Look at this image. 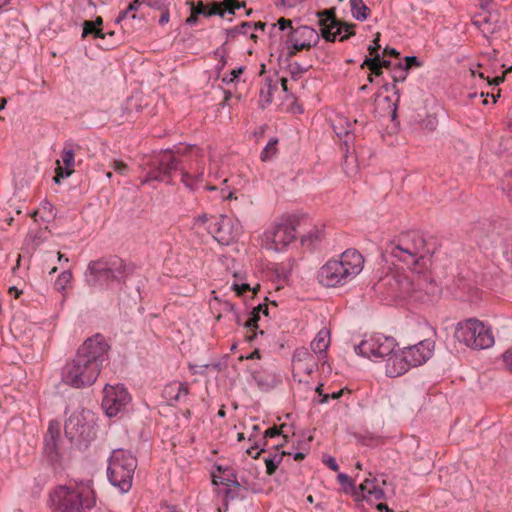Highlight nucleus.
<instances>
[{"instance_id": "47", "label": "nucleus", "mask_w": 512, "mask_h": 512, "mask_svg": "<svg viewBox=\"0 0 512 512\" xmlns=\"http://www.w3.org/2000/svg\"><path fill=\"white\" fill-rule=\"evenodd\" d=\"M405 61L406 63L403 65V68H406V70L412 66H420V62L416 56H407L405 57Z\"/></svg>"}, {"instance_id": "31", "label": "nucleus", "mask_w": 512, "mask_h": 512, "mask_svg": "<svg viewBox=\"0 0 512 512\" xmlns=\"http://www.w3.org/2000/svg\"><path fill=\"white\" fill-rule=\"evenodd\" d=\"M314 360L313 355L308 351V349L302 347L295 350L293 354V364L294 368H301V364L305 362H311Z\"/></svg>"}, {"instance_id": "58", "label": "nucleus", "mask_w": 512, "mask_h": 512, "mask_svg": "<svg viewBox=\"0 0 512 512\" xmlns=\"http://www.w3.org/2000/svg\"><path fill=\"white\" fill-rule=\"evenodd\" d=\"M62 173H64V170H63L62 166H58L57 169H56V176L54 177V182L55 183L59 184L60 183V179L68 177V176L60 175Z\"/></svg>"}, {"instance_id": "1", "label": "nucleus", "mask_w": 512, "mask_h": 512, "mask_svg": "<svg viewBox=\"0 0 512 512\" xmlns=\"http://www.w3.org/2000/svg\"><path fill=\"white\" fill-rule=\"evenodd\" d=\"M109 350L110 346L101 334L86 339L75 357L63 367L62 381L73 388L92 385L108 358Z\"/></svg>"}, {"instance_id": "33", "label": "nucleus", "mask_w": 512, "mask_h": 512, "mask_svg": "<svg viewBox=\"0 0 512 512\" xmlns=\"http://www.w3.org/2000/svg\"><path fill=\"white\" fill-rule=\"evenodd\" d=\"M277 143L278 140L276 138L270 139V141L267 143V145L264 147L263 151L261 152V160L267 161L271 159L277 152Z\"/></svg>"}, {"instance_id": "50", "label": "nucleus", "mask_w": 512, "mask_h": 512, "mask_svg": "<svg viewBox=\"0 0 512 512\" xmlns=\"http://www.w3.org/2000/svg\"><path fill=\"white\" fill-rule=\"evenodd\" d=\"M503 361L506 367L512 372V349L503 354Z\"/></svg>"}, {"instance_id": "10", "label": "nucleus", "mask_w": 512, "mask_h": 512, "mask_svg": "<svg viewBox=\"0 0 512 512\" xmlns=\"http://www.w3.org/2000/svg\"><path fill=\"white\" fill-rule=\"evenodd\" d=\"M208 231L221 245H230L242 234V225L237 219L221 215L211 218Z\"/></svg>"}, {"instance_id": "60", "label": "nucleus", "mask_w": 512, "mask_h": 512, "mask_svg": "<svg viewBox=\"0 0 512 512\" xmlns=\"http://www.w3.org/2000/svg\"><path fill=\"white\" fill-rule=\"evenodd\" d=\"M198 21V15H196L194 12H191V15L186 19V23L190 26H193Z\"/></svg>"}, {"instance_id": "12", "label": "nucleus", "mask_w": 512, "mask_h": 512, "mask_svg": "<svg viewBox=\"0 0 512 512\" xmlns=\"http://www.w3.org/2000/svg\"><path fill=\"white\" fill-rule=\"evenodd\" d=\"M318 16L320 17L321 34L327 41H334L337 36L340 41H344L355 33V24L337 20L333 9L324 10L318 13Z\"/></svg>"}, {"instance_id": "14", "label": "nucleus", "mask_w": 512, "mask_h": 512, "mask_svg": "<svg viewBox=\"0 0 512 512\" xmlns=\"http://www.w3.org/2000/svg\"><path fill=\"white\" fill-rule=\"evenodd\" d=\"M130 396L122 385L104 387L102 407L108 417L116 416L129 403Z\"/></svg>"}, {"instance_id": "56", "label": "nucleus", "mask_w": 512, "mask_h": 512, "mask_svg": "<svg viewBox=\"0 0 512 512\" xmlns=\"http://www.w3.org/2000/svg\"><path fill=\"white\" fill-rule=\"evenodd\" d=\"M493 0H479V6L482 11L490 10Z\"/></svg>"}, {"instance_id": "32", "label": "nucleus", "mask_w": 512, "mask_h": 512, "mask_svg": "<svg viewBox=\"0 0 512 512\" xmlns=\"http://www.w3.org/2000/svg\"><path fill=\"white\" fill-rule=\"evenodd\" d=\"M88 35H93L97 38H105V34L102 32V29L95 27V22L84 21L82 38H85Z\"/></svg>"}, {"instance_id": "51", "label": "nucleus", "mask_w": 512, "mask_h": 512, "mask_svg": "<svg viewBox=\"0 0 512 512\" xmlns=\"http://www.w3.org/2000/svg\"><path fill=\"white\" fill-rule=\"evenodd\" d=\"M337 480L343 486H345V485L352 486L353 485L350 477L345 473H339L337 476Z\"/></svg>"}, {"instance_id": "48", "label": "nucleus", "mask_w": 512, "mask_h": 512, "mask_svg": "<svg viewBox=\"0 0 512 512\" xmlns=\"http://www.w3.org/2000/svg\"><path fill=\"white\" fill-rule=\"evenodd\" d=\"M324 463L333 471H338L339 466L336 462V459L332 456H327L323 459Z\"/></svg>"}, {"instance_id": "54", "label": "nucleus", "mask_w": 512, "mask_h": 512, "mask_svg": "<svg viewBox=\"0 0 512 512\" xmlns=\"http://www.w3.org/2000/svg\"><path fill=\"white\" fill-rule=\"evenodd\" d=\"M379 49H380L379 37H377L374 39L373 45H370L368 47V50L370 52V55H372L374 57L376 54H378Z\"/></svg>"}, {"instance_id": "53", "label": "nucleus", "mask_w": 512, "mask_h": 512, "mask_svg": "<svg viewBox=\"0 0 512 512\" xmlns=\"http://www.w3.org/2000/svg\"><path fill=\"white\" fill-rule=\"evenodd\" d=\"M277 25L279 26V29L284 31L287 28H290L291 30L294 29L292 27V22L290 20H287L285 18H280L277 22Z\"/></svg>"}, {"instance_id": "8", "label": "nucleus", "mask_w": 512, "mask_h": 512, "mask_svg": "<svg viewBox=\"0 0 512 512\" xmlns=\"http://www.w3.org/2000/svg\"><path fill=\"white\" fill-rule=\"evenodd\" d=\"M89 487H58L53 498L58 502L61 512H85L93 506Z\"/></svg>"}, {"instance_id": "49", "label": "nucleus", "mask_w": 512, "mask_h": 512, "mask_svg": "<svg viewBox=\"0 0 512 512\" xmlns=\"http://www.w3.org/2000/svg\"><path fill=\"white\" fill-rule=\"evenodd\" d=\"M41 208L45 211V212H48L49 215L54 218L56 216V214L54 213V206L52 203H50L49 201L47 200H44L41 202Z\"/></svg>"}, {"instance_id": "19", "label": "nucleus", "mask_w": 512, "mask_h": 512, "mask_svg": "<svg viewBox=\"0 0 512 512\" xmlns=\"http://www.w3.org/2000/svg\"><path fill=\"white\" fill-rule=\"evenodd\" d=\"M473 24L481 30L484 36L493 34L500 28L498 16L492 14L490 10L476 14L473 18Z\"/></svg>"}, {"instance_id": "63", "label": "nucleus", "mask_w": 512, "mask_h": 512, "mask_svg": "<svg viewBox=\"0 0 512 512\" xmlns=\"http://www.w3.org/2000/svg\"><path fill=\"white\" fill-rule=\"evenodd\" d=\"M139 6H140V0H135L126 8V10H128V13H129L131 11L137 10L139 8Z\"/></svg>"}, {"instance_id": "7", "label": "nucleus", "mask_w": 512, "mask_h": 512, "mask_svg": "<svg viewBox=\"0 0 512 512\" xmlns=\"http://www.w3.org/2000/svg\"><path fill=\"white\" fill-rule=\"evenodd\" d=\"M455 337L459 342L475 350L487 349L494 344L490 326L474 318L458 323Z\"/></svg>"}, {"instance_id": "24", "label": "nucleus", "mask_w": 512, "mask_h": 512, "mask_svg": "<svg viewBox=\"0 0 512 512\" xmlns=\"http://www.w3.org/2000/svg\"><path fill=\"white\" fill-rule=\"evenodd\" d=\"M352 123L345 117H338L334 121L332 127L334 132L339 138L346 137L347 139L344 141V144L347 146L349 141L353 140V136H350L352 131Z\"/></svg>"}, {"instance_id": "2", "label": "nucleus", "mask_w": 512, "mask_h": 512, "mask_svg": "<svg viewBox=\"0 0 512 512\" xmlns=\"http://www.w3.org/2000/svg\"><path fill=\"white\" fill-rule=\"evenodd\" d=\"M386 251L397 260L411 268V275L401 283L402 290L414 301L422 303L433 302L439 296L441 290L437 283L427 273H422L425 266V256L416 252H410L399 244L391 242Z\"/></svg>"}, {"instance_id": "64", "label": "nucleus", "mask_w": 512, "mask_h": 512, "mask_svg": "<svg viewBox=\"0 0 512 512\" xmlns=\"http://www.w3.org/2000/svg\"><path fill=\"white\" fill-rule=\"evenodd\" d=\"M168 21H169V13L166 11V12L162 13V15L160 16L159 24L165 25L166 23H168Z\"/></svg>"}, {"instance_id": "3", "label": "nucleus", "mask_w": 512, "mask_h": 512, "mask_svg": "<svg viewBox=\"0 0 512 512\" xmlns=\"http://www.w3.org/2000/svg\"><path fill=\"white\" fill-rule=\"evenodd\" d=\"M132 272L131 263L110 255L90 261L84 272V281L91 288L108 290L125 283Z\"/></svg>"}, {"instance_id": "18", "label": "nucleus", "mask_w": 512, "mask_h": 512, "mask_svg": "<svg viewBox=\"0 0 512 512\" xmlns=\"http://www.w3.org/2000/svg\"><path fill=\"white\" fill-rule=\"evenodd\" d=\"M189 393L188 384L179 381L168 383L162 392L163 398L170 404L182 402L187 398Z\"/></svg>"}, {"instance_id": "39", "label": "nucleus", "mask_w": 512, "mask_h": 512, "mask_svg": "<svg viewBox=\"0 0 512 512\" xmlns=\"http://www.w3.org/2000/svg\"><path fill=\"white\" fill-rule=\"evenodd\" d=\"M112 169L120 174V175H126L128 172V166L124 162L120 160H114L111 164Z\"/></svg>"}, {"instance_id": "29", "label": "nucleus", "mask_w": 512, "mask_h": 512, "mask_svg": "<svg viewBox=\"0 0 512 512\" xmlns=\"http://www.w3.org/2000/svg\"><path fill=\"white\" fill-rule=\"evenodd\" d=\"M277 89V84H273L272 80H266L264 86L260 90L259 104L265 108L272 102L273 91Z\"/></svg>"}, {"instance_id": "57", "label": "nucleus", "mask_w": 512, "mask_h": 512, "mask_svg": "<svg viewBox=\"0 0 512 512\" xmlns=\"http://www.w3.org/2000/svg\"><path fill=\"white\" fill-rule=\"evenodd\" d=\"M247 28H250V23L248 22H244L242 23L240 26L236 27L233 32L235 33H241V34H246L247 33Z\"/></svg>"}, {"instance_id": "36", "label": "nucleus", "mask_w": 512, "mask_h": 512, "mask_svg": "<svg viewBox=\"0 0 512 512\" xmlns=\"http://www.w3.org/2000/svg\"><path fill=\"white\" fill-rule=\"evenodd\" d=\"M501 188L507 195L508 199L512 202V170L504 175L501 181Z\"/></svg>"}, {"instance_id": "28", "label": "nucleus", "mask_w": 512, "mask_h": 512, "mask_svg": "<svg viewBox=\"0 0 512 512\" xmlns=\"http://www.w3.org/2000/svg\"><path fill=\"white\" fill-rule=\"evenodd\" d=\"M390 64H391V62L389 60H385V59L381 60L380 55L376 54L372 58L367 57L364 60L362 66H367L372 71V73H374L375 75H380L381 68L389 67Z\"/></svg>"}, {"instance_id": "13", "label": "nucleus", "mask_w": 512, "mask_h": 512, "mask_svg": "<svg viewBox=\"0 0 512 512\" xmlns=\"http://www.w3.org/2000/svg\"><path fill=\"white\" fill-rule=\"evenodd\" d=\"M319 41L317 31L309 26L303 25L290 30L286 44L290 49L289 54L294 55L303 49L315 46Z\"/></svg>"}, {"instance_id": "41", "label": "nucleus", "mask_w": 512, "mask_h": 512, "mask_svg": "<svg viewBox=\"0 0 512 512\" xmlns=\"http://www.w3.org/2000/svg\"><path fill=\"white\" fill-rule=\"evenodd\" d=\"M224 5L229 14H234L237 9L242 7L237 0H224Z\"/></svg>"}, {"instance_id": "46", "label": "nucleus", "mask_w": 512, "mask_h": 512, "mask_svg": "<svg viewBox=\"0 0 512 512\" xmlns=\"http://www.w3.org/2000/svg\"><path fill=\"white\" fill-rule=\"evenodd\" d=\"M267 445H268V443H267V441H265V442H264L263 447H261V448H260V451H257V452H256V454H255V455H253V451H254V450H257V449L259 448V444H258L257 442H255L254 446H252V447H250V448H248V449L246 450V453H247V454H249V455H251V456H252V457H254V458H257V457L259 456L260 452L265 451V447H266Z\"/></svg>"}, {"instance_id": "35", "label": "nucleus", "mask_w": 512, "mask_h": 512, "mask_svg": "<svg viewBox=\"0 0 512 512\" xmlns=\"http://www.w3.org/2000/svg\"><path fill=\"white\" fill-rule=\"evenodd\" d=\"M48 433H49V437H46V439H45V446H46V449L54 451L56 449L55 439L58 436V427H56L54 429L53 424H50L49 428H48Z\"/></svg>"}, {"instance_id": "52", "label": "nucleus", "mask_w": 512, "mask_h": 512, "mask_svg": "<svg viewBox=\"0 0 512 512\" xmlns=\"http://www.w3.org/2000/svg\"><path fill=\"white\" fill-rule=\"evenodd\" d=\"M191 12H194L196 15H203L206 13V6L202 2H198L197 5L192 4Z\"/></svg>"}, {"instance_id": "55", "label": "nucleus", "mask_w": 512, "mask_h": 512, "mask_svg": "<svg viewBox=\"0 0 512 512\" xmlns=\"http://www.w3.org/2000/svg\"><path fill=\"white\" fill-rule=\"evenodd\" d=\"M473 236L477 239V241H478L480 246L487 247V240H486V238L483 237L482 235H480L476 228H475V230H473Z\"/></svg>"}, {"instance_id": "26", "label": "nucleus", "mask_w": 512, "mask_h": 512, "mask_svg": "<svg viewBox=\"0 0 512 512\" xmlns=\"http://www.w3.org/2000/svg\"><path fill=\"white\" fill-rule=\"evenodd\" d=\"M352 16L358 21H365L369 15V8L363 0H350Z\"/></svg>"}, {"instance_id": "59", "label": "nucleus", "mask_w": 512, "mask_h": 512, "mask_svg": "<svg viewBox=\"0 0 512 512\" xmlns=\"http://www.w3.org/2000/svg\"><path fill=\"white\" fill-rule=\"evenodd\" d=\"M223 310L227 311V312H232L234 314L235 318H237V315H236V313L234 311V305L231 302H229V301L224 302L223 303Z\"/></svg>"}, {"instance_id": "23", "label": "nucleus", "mask_w": 512, "mask_h": 512, "mask_svg": "<svg viewBox=\"0 0 512 512\" xmlns=\"http://www.w3.org/2000/svg\"><path fill=\"white\" fill-rule=\"evenodd\" d=\"M330 345V332L326 328H322L313 341L311 342V349L315 354H325Z\"/></svg>"}, {"instance_id": "42", "label": "nucleus", "mask_w": 512, "mask_h": 512, "mask_svg": "<svg viewBox=\"0 0 512 512\" xmlns=\"http://www.w3.org/2000/svg\"><path fill=\"white\" fill-rule=\"evenodd\" d=\"M283 428H285V425H282L280 429L277 428V427H270V428H268L264 432V439H266V438H274L276 436H279L282 433Z\"/></svg>"}, {"instance_id": "16", "label": "nucleus", "mask_w": 512, "mask_h": 512, "mask_svg": "<svg viewBox=\"0 0 512 512\" xmlns=\"http://www.w3.org/2000/svg\"><path fill=\"white\" fill-rule=\"evenodd\" d=\"M90 429L81 414L74 413L65 422V433L71 440H86Z\"/></svg>"}, {"instance_id": "25", "label": "nucleus", "mask_w": 512, "mask_h": 512, "mask_svg": "<svg viewBox=\"0 0 512 512\" xmlns=\"http://www.w3.org/2000/svg\"><path fill=\"white\" fill-rule=\"evenodd\" d=\"M75 154L74 150L72 148L65 147L61 153V160L63 162V170L64 173H62V176H70L74 171V164H75Z\"/></svg>"}, {"instance_id": "17", "label": "nucleus", "mask_w": 512, "mask_h": 512, "mask_svg": "<svg viewBox=\"0 0 512 512\" xmlns=\"http://www.w3.org/2000/svg\"><path fill=\"white\" fill-rule=\"evenodd\" d=\"M411 367L412 365H410L409 359L404 354V350H394L392 354L388 355L386 361V375L395 378L405 374Z\"/></svg>"}, {"instance_id": "40", "label": "nucleus", "mask_w": 512, "mask_h": 512, "mask_svg": "<svg viewBox=\"0 0 512 512\" xmlns=\"http://www.w3.org/2000/svg\"><path fill=\"white\" fill-rule=\"evenodd\" d=\"M407 76L406 68H403L401 63L398 64V67L394 70L393 80L395 82L404 81Z\"/></svg>"}, {"instance_id": "37", "label": "nucleus", "mask_w": 512, "mask_h": 512, "mask_svg": "<svg viewBox=\"0 0 512 512\" xmlns=\"http://www.w3.org/2000/svg\"><path fill=\"white\" fill-rule=\"evenodd\" d=\"M72 280V273L70 271H63L55 281V286L58 290H64L68 283Z\"/></svg>"}, {"instance_id": "15", "label": "nucleus", "mask_w": 512, "mask_h": 512, "mask_svg": "<svg viewBox=\"0 0 512 512\" xmlns=\"http://www.w3.org/2000/svg\"><path fill=\"white\" fill-rule=\"evenodd\" d=\"M435 343L431 339H425L415 345L405 347L404 354L412 367H417L429 360L433 354Z\"/></svg>"}, {"instance_id": "44", "label": "nucleus", "mask_w": 512, "mask_h": 512, "mask_svg": "<svg viewBox=\"0 0 512 512\" xmlns=\"http://www.w3.org/2000/svg\"><path fill=\"white\" fill-rule=\"evenodd\" d=\"M242 73V68H237V69H233L231 72H230V75L229 76H225L223 77V82L225 83H231L233 82L234 80H236L239 75Z\"/></svg>"}, {"instance_id": "27", "label": "nucleus", "mask_w": 512, "mask_h": 512, "mask_svg": "<svg viewBox=\"0 0 512 512\" xmlns=\"http://www.w3.org/2000/svg\"><path fill=\"white\" fill-rule=\"evenodd\" d=\"M268 315V307L265 304H258L257 307H254L248 320L245 322V326L250 330L254 331V329L258 328V321L260 320V314Z\"/></svg>"}, {"instance_id": "30", "label": "nucleus", "mask_w": 512, "mask_h": 512, "mask_svg": "<svg viewBox=\"0 0 512 512\" xmlns=\"http://www.w3.org/2000/svg\"><path fill=\"white\" fill-rule=\"evenodd\" d=\"M285 455H286V452L282 451L281 453H275V454L265 458L267 474L272 475L276 471L278 465L282 462V459ZM287 455H291V453L288 452Z\"/></svg>"}, {"instance_id": "45", "label": "nucleus", "mask_w": 512, "mask_h": 512, "mask_svg": "<svg viewBox=\"0 0 512 512\" xmlns=\"http://www.w3.org/2000/svg\"><path fill=\"white\" fill-rule=\"evenodd\" d=\"M232 288L233 290L238 294V295H242L243 293H245L246 291H250V285L247 284V283H242V284H237V283H234L232 285Z\"/></svg>"}, {"instance_id": "20", "label": "nucleus", "mask_w": 512, "mask_h": 512, "mask_svg": "<svg viewBox=\"0 0 512 512\" xmlns=\"http://www.w3.org/2000/svg\"><path fill=\"white\" fill-rule=\"evenodd\" d=\"M393 242L404 247V249H408L410 252H416L425 256V240L421 235L415 232L404 233Z\"/></svg>"}, {"instance_id": "22", "label": "nucleus", "mask_w": 512, "mask_h": 512, "mask_svg": "<svg viewBox=\"0 0 512 512\" xmlns=\"http://www.w3.org/2000/svg\"><path fill=\"white\" fill-rule=\"evenodd\" d=\"M361 495L364 499L380 500L384 497V491L375 484V479H366L359 486Z\"/></svg>"}, {"instance_id": "43", "label": "nucleus", "mask_w": 512, "mask_h": 512, "mask_svg": "<svg viewBox=\"0 0 512 512\" xmlns=\"http://www.w3.org/2000/svg\"><path fill=\"white\" fill-rule=\"evenodd\" d=\"M317 367L316 362L313 360L311 362H305L301 364V368H295L298 371H304L307 374H311Z\"/></svg>"}, {"instance_id": "9", "label": "nucleus", "mask_w": 512, "mask_h": 512, "mask_svg": "<svg viewBox=\"0 0 512 512\" xmlns=\"http://www.w3.org/2000/svg\"><path fill=\"white\" fill-rule=\"evenodd\" d=\"M179 169V161L170 151H161L154 155L148 163L146 176L141 180V184H147L151 181L168 182L172 172Z\"/></svg>"}, {"instance_id": "5", "label": "nucleus", "mask_w": 512, "mask_h": 512, "mask_svg": "<svg viewBox=\"0 0 512 512\" xmlns=\"http://www.w3.org/2000/svg\"><path fill=\"white\" fill-rule=\"evenodd\" d=\"M297 219L281 216L267 226L260 236V245L273 252L285 251L297 238Z\"/></svg>"}, {"instance_id": "6", "label": "nucleus", "mask_w": 512, "mask_h": 512, "mask_svg": "<svg viewBox=\"0 0 512 512\" xmlns=\"http://www.w3.org/2000/svg\"><path fill=\"white\" fill-rule=\"evenodd\" d=\"M136 457L128 450L114 449L108 459L107 477L109 482L121 492H128L132 487Z\"/></svg>"}, {"instance_id": "21", "label": "nucleus", "mask_w": 512, "mask_h": 512, "mask_svg": "<svg viewBox=\"0 0 512 512\" xmlns=\"http://www.w3.org/2000/svg\"><path fill=\"white\" fill-rule=\"evenodd\" d=\"M181 181L189 189H194L204 176V163L201 161L197 166L190 167L188 171L181 170Z\"/></svg>"}, {"instance_id": "34", "label": "nucleus", "mask_w": 512, "mask_h": 512, "mask_svg": "<svg viewBox=\"0 0 512 512\" xmlns=\"http://www.w3.org/2000/svg\"><path fill=\"white\" fill-rule=\"evenodd\" d=\"M323 237V231L319 228H314L310 230L306 235L302 237V243L305 244L309 242V244H314L320 241Z\"/></svg>"}, {"instance_id": "4", "label": "nucleus", "mask_w": 512, "mask_h": 512, "mask_svg": "<svg viewBox=\"0 0 512 512\" xmlns=\"http://www.w3.org/2000/svg\"><path fill=\"white\" fill-rule=\"evenodd\" d=\"M363 266V256L355 249H347L339 259H331L320 268V283L327 287L344 285L355 278Z\"/></svg>"}, {"instance_id": "11", "label": "nucleus", "mask_w": 512, "mask_h": 512, "mask_svg": "<svg viewBox=\"0 0 512 512\" xmlns=\"http://www.w3.org/2000/svg\"><path fill=\"white\" fill-rule=\"evenodd\" d=\"M396 342L392 337L374 334L355 346V352L369 359H382L392 354Z\"/></svg>"}, {"instance_id": "62", "label": "nucleus", "mask_w": 512, "mask_h": 512, "mask_svg": "<svg viewBox=\"0 0 512 512\" xmlns=\"http://www.w3.org/2000/svg\"><path fill=\"white\" fill-rule=\"evenodd\" d=\"M209 221V218L206 214L200 215L195 219V224L197 225H204Z\"/></svg>"}, {"instance_id": "61", "label": "nucleus", "mask_w": 512, "mask_h": 512, "mask_svg": "<svg viewBox=\"0 0 512 512\" xmlns=\"http://www.w3.org/2000/svg\"><path fill=\"white\" fill-rule=\"evenodd\" d=\"M330 400V396H328L327 393H322V396H319L318 399H314V402L315 403H318V404H325L327 403L328 401Z\"/></svg>"}, {"instance_id": "38", "label": "nucleus", "mask_w": 512, "mask_h": 512, "mask_svg": "<svg viewBox=\"0 0 512 512\" xmlns=\"http://www.w3.org/2000/svg\"><path fill=\"white\" fill-rule=\"evenodd\" d=\"M203 15L208 16V17L213 16V15H218L220 17H223L224 10L222 9L221 4L215 3L209 8L206 7V13H204Z\"/></svg>"}]
</instances>
